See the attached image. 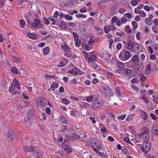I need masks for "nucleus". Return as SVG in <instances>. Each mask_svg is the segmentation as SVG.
Wrapping results in <instances>:
<instances>
[{
	"mask_svg": "<svg viewBox=\"0 0 158 158\" xmlns=\"http://www.w3.org/2000/svg\"><path fill=\"white\" fill-rule=\"evenodd\" d=\"M91 141L93 148L96 147L99 150L102 148V145L100 141L98 139H92Z\"/></svg>",
	"mask_w": 158,
	"mask_h": 158,
	"instance_id": "4",
	"label": "nucleus"
},
{
	"mask_svg": "<svg viewBox=\"0 0 158 158\" xmlns=\"http://www.w3.org/2000/svg\"><path fill=\"white\" fill-rule=\"evenodd\" d=\"M139 78L142 81H144L146 80V77L143 74H141L139 76Z\"/></svg>",
	"mask_w": 158,
	"mask_h": 158,
	"instance_id": "57",
	"label": "nucleus"
},
{
	"mask_svg": "<svg viewBox=\"0 0 158 158\" xmlns=\"http://www.w3.org/2000/svg\"><path fill=\"white\" fill-rule=\"evenodd\" d=\"M126 11L125 8H120L118 10V12L119 13L121 14H123Z\"/></svg>",
	"mask_w": 158,
	"mask_h": 158,
	"instance_id": "54",
	"label": "nucleus"
},
{
	"mask_svg": "<svg viewBox=\"0 0 158 158\" xmlns=\"http://www.w3.org/2000/svg\"><path fill=\"white\" fill-rule=\"evenodd\" d=\"M76 16L78 18H85L86 17V16L83 14H77L76 15Z\"/></svg>",
	"mask_w": 158,
	"mask_h": 158,
	"instance_id": "50",
	"label": "nucleus"
},
{
	"mask_svg": "<svg viewBox=\"0 0 158 158\" xmlns=\"http://www.w3.org/2000/svg\"><path fill=\"white\" fill-rule=\"evenodd\" d=\"M27 36L30 38L32 40L36 39V36L33 33H28L27 35Z\"/></svg>",
	"mask_w": 158,
	"mask_h": 158,
	"instance_id": "27",
	"label": "nucleus"
},
{
	"mask_svg": "<svg viewBox=\"0 0 158 158\" xmlns=\"http://www.w3.org/2000/svg\"><path fill=\"white\" fill-rule=\"evenodd\" d=\"M117 66L120 70H123L124 68L123 63L118 61L117 62Z\"/></svg>",
	"mask_w": 158,
	"mask_h": 158,
	"instance_id": "26",
	"label": "nucleus"
},
{
	"mask_svg": "<svg viewBox=\"0 0 158 158\" xmlns=\"http://www.w3.org/2000/svg\"><path fill=\"white\" fill-rule=\"evenodd\" d=\"M62 101L63 103L66 104H68L69 103V101L65 98L62 99Z\"/></svg>",
	"mask_w": 158,
	"mask_h": 158,
	"instance_id": "61",
	"label": "nucleus"
},
{
	"mask_svg": "<svg viewBox=\"0 0 158 158\" xmlns=\"http://www.w3.org/2000/svg\"><path fill=\"white\" fill-rule=\"evenodd\" d=\"M80 138V136L77 134H73L72 136L70 137V139L72 140H75Z\"/></svg>",
	"mask_w": 158,
	"mask_h": 158,
	"instance_id": "22",
	"label": "nucleus"
},
{
	"mask_svg": "<svg viewBox=\"0 0 158 158\" xmlns=\"http://www.w3.org/2000/svg\"><path fill=\"white\" fill-rule=\"evenodd\" d=\"M152 31L155 34L158 33V26H153L152 28Z\"/></svg>",
	"mask_w": 158,
	"mask_h": 158,
	"instance_id": "34",
	"label": "nucleus"
},
{
	"mask_svg": "<svg viewBox=\"0 0 158 158\" xmlns=\"http://www.w3.org/2000/svg\"><path fill=\"white\" fill-rule=\"evenodd\" d=\"M125 31L128 33H130L131 32V30L130 27L128 26H126L125 28Z\"/></svg>",
	"mask_w": 158,
	"mask_h": 158,
	"instance_id": "40",
	"label": "nucleus"
},
{
	"mask_svg": "<svg viewBox=\"0 0 158 158\" xmlns=\"http://www.w3.org/2000/svg\"><path fill=\"white\" fill-rule=\"evenodd\" d=\"M118 20L117 17L116 16L113 17L111 20V23L113 24L116 23Z\"/></svg>",
	"mask_w": 158,
	"mask_h": 158,
	"instance_id": "43",
	"label": "nucleus"
},
{
	"mask_svg": "<svg viewBox=\"0 0 158 158\" xmlns=\"http://www.w3.org/2000/svg\"><path fill=\"white\" fill-rule=\"evenodd\" d=\"M135 140L137 142H140L142 139V133L135 136Z\"/></svg>",
	"mask_w": 158,
	"mask_h": 158,
	"instance_id": "16",
	"label": "nucleus"
},
{
	"mask_svg": "<svg viewBox=\"0 0 158 158\" xmlns=\"http://www.w3.org/2000/svg\"><path fill=\"white\" fill-rule=\"evenodd\" d=\"M12 60L16 63H20L21 62V58L18 57L13 56L11 58Z\"/></svg>",
	"mask_w": 158,
	"mask_h": 158,
	"instance_id": "18",
	"label": "nucleus"
},
{
	"mask_svg": "<svg viewBox=\"0 0 158 158\" xmlns=\"http://www.w3.org/2000/svg\"><path fill=\"white\" fill-rule=\"evenodd\" d=\"M16 107L17 108V109H19L23 107V105L20 102H17L16 103Z\"/></svg>",
	"mask_w": 158,
	"mask_h": 158,
	"instance_id": "46",
	"label": "nucleus"
},
{
	"mask_svg": "<svg viewBox=\"0 0 158 158\" xmlns=\"http://www.w3.org/2000/svg\"><path fill=\"white\" fill-rule=\"evenodd\" d=\"M60 122L63 123H66L67 122L66 119L64 117H61L60 118Z\"/></svg>",
	"mask_w": 158,
	"mask_h": 158,
	"instance_id": "42",
	"label": "nucleus"
},
{
	"mask_svg": "<svg viewBox=\"0 0 158 158\" xmlns=\"http://www.w3.org/2000/svg\"><path fill=\"white\" fill-rule=\"evenodd\" d=\"M136 47L139 49V44L137 43H135L131 41H127L125 44V47L128 50L132 52L135 51V48Z\"/></svg>",
	"mask_w": 158,
	"mask_h": 158,
	"instance_id": "2",
	"label": "nucleus"
},
{
	"mask_svg": "<svg viewBox=\"0 0 158 158\" xmlns=\"http://www.w3.org/2000/svg\"><path fill=\"white\" fill-rule=\"evenodd\" d=\"M62 48L64 51L69 50H70V48L66 45H64V46H63Z\"/></svg>",
	"mask_w": 158,
	"mask_h": 158,
	"instance_id": "59",
	"label": "nucleus"
},
{
	"mask_svg": "<svg viewBox=\"0 0 158 158\" xmlns=\"http://www.w3.org/2000/svg\"><path fill=\"white\" fill-rule=\"evenodd\" d=\"M151 148V145L150 143L145 142L143 144L142 150L145 152H147L149 151Z\"/></svg>",
	"mask_w": 158,
	"mask_h": 158,
	"instance_id": "11",
	"label": "nucleus"
},
{
	"mask_svg": "<svg viewBox=\"0 0 158 158\" xmlns=\"http://www.w3.org/2000/svg\"><path fill=\"white\" fill-rule=\"evenodd\" d=\"M33 148L30 146H25L23 149L24 152H32L33 150Z\"/></svg>",
	"mask_w": 158,
	"mask_h": 158,
	"instance_id": "19",
	"label": "nucleus"
},
{
	"mask_svg": "<svg viewBox=\"0 0 158 158\" xmlns=\"http://www.w3.org/2000/svg\"><path fill=\"white\" fill-rule=\"evenodd\" d=\"M58 26L60 28L64 29H66L67 28V27L64 23L63 22H61Z\"/></svg>",
	"mask_w": 158,
	"mask_h": 158,
	"instance_id": "38",
	"label": "nucleus"
},
{
	"mask_svg": "<svg viewBox=\"0 0 158 158\" xmlns=\"http://www.w3.org/2000/svg\"><path fill=\"white\" fill-rule=\"evenodd\" d=\"M110 29V28L109 26L108 27L106 26L105 27L104 29L105 32L106 33H108L109 32Z\"/></svg>",
	"mask_w": 158,
	"mask_h": 158,
	"instance_id": "56",
	"label": "nucleus"
},
{
	"mask_svg": "<svg viewBox=\"0 0 158 158\" xmlns=\"http://www.w3.org/2000/svg\"><path fill=\"white\" fill-rule=\"evenodd\" d=\"M2 85L4 87H7V83L6 80H4L2 82Z\"/></svg>",
	"mask_w": 158,
	"mask_h": 158,
	"instance_id": "51",
	"label": "nucleus"
},
{
	"mask_svg": "<svg viewBox=\"0 0 158 158\" xmlns=\"http://www.w3.org/2000/svg\"><path fill=\"white\" fill-rule=\"evenodd\" d=\"M153 18V15L151 14L149 15L148 18H146L145 22L146 24L149 26H151L152 23V19Z\"/></svg>",
	"mask_w": 158,
	"mask_h": 158,
	"instance_id": "12",
	"label": "nucleus"
},
{
	"mask_svg": "<svg viewBox=\"0 0 158 158\" xmlns=\"http://www.w3.org/2000/svg\"><path fill=\"white\" fill-rule=\"evenodd\" d=\"M25 126L27 127H29L31 125V123L28 118L25 119Z\"/></svg>",
	"mask_w": 158,
	"mask_h": 158,
	"instance_id": "31",
	"label": "nucleus"
},
{
	"mask_svg": "<svg viewBox=\"0 0 158 158\" xmlns=\"http://www.w3.org/2000/svg\"><path fill=\"white\" fill-rule=\"evenodd\" d=\"M123 73L126 75H127L130 74L131 72V70L130 69H126L124 68L123 69Z\"/></svg>",
	"mask_w": 158,
	"mask_h": 158,
	"instance_id": "29",
	"label": "nucleus"
},
{
	"mask_svg": "<svg viewBox=\"0 0 158 158\" xmlns=\"http://www.w3.org/2000/svg\"><path fill=\"white\" fill-rule=\"evenodd\" d=\"M68 153L66 152L63 151V150L60 151L58 153V154L62 156H65Z\"/></svg>",
	"mask_w": 158,
	"mask_h": 158,
	"instance_id": "48",
	"label": "nucleus"
},
{
	"mask_svg": "<svg viewBox=\"0 0 158 158\" xmlns=\"http://www.w3.org/2000/svg\"><path fill=\"white\" fill-rule=\"evenodd\" d=\"M50 51V49L48 47H46L43 49V53L44 55H46L48 54Z\"/></svg>",
	"mask_w": 158,
	"mask_h": 158,
	"instance_id": "33",
	"label": "nucleus"
},
{
	"mask_svg": "<svg viewBox=\"0 0 158 158\" xmlns=\"http://www.w3.org/2000/svg\"><path fill=\"white\" fill-rule=\"evenodd\" d=\"M127 21V19L125 17H123L122 19V24L125 23Z\"/></svg>",
	"mask_w": 158,
	"mask_h": 158,
	"instance_id": "55",
	"label": "nucleus"
},
{
	"mask_svg": "<svg viewBox=\"0 0 158 158\" xmlns=\"http://www.w3.org/2000/svg\"><path fill=\"white\" fill-rule=\"evenodd\" d=\"M150 138V134L147 131H144L142 133V139L143 143L148 142Z\"/></svg>",
	"mask_w": 158,
	"mask_h": 158,
	"instance_id": "8",
	"label": "nucleus"
},
{
	"mask_svg": "<svg viewBox=\"0 0 158 158\" xmlns=\"http://www.w3.org/2000/svg\"><path fill=\"white\" fill-rule=\"evenodd\" d=\"M83 48L85 50L89 51L92 48L91 46H88L86 43H83L82 45Z\"/></svg>",
	"mask_w": 158,
	"mask_h": 158,
	"instance_id": "20",
	"label": "nucleus"
},
{
	"mask_svg": "<svg viewBox=\"0 0 158 158\" xmlns=\"http://www.w3.org/2000/svg\"><path fill=\"white\" fill-rule=\"evenodd\" d=\"M132 25L133 27V30H135L138 27V24L135 21H132Z\"/></svg>",
	"mask_w": 158,
	"mask_h": 158,
	"instance_id": "39",
	"label": "nucleus"
},
{
	"mask_svg": "<svg viewBox=\"0 0 158 158\" xmlns=\"http://www.w3.org/2000/svg\"><path fill=\"white\" fill-rule=\"evenodd\" d=\"M45 98L42 97H38L37 99L36 103L38 106L43 107L45 105Z\"/></svg>",
	"mask_w": 158,
	"mask_h": 158,
	"instance_id": "9",
	"label": "nucleus"
},
{
	"mask_svg": "<svg viewBox=\"0 0 158 158\" xmlns=\"http://www.w3.org/2000/svg\"><path fill=\"white\" fill-rule=\"evenodd\" d=\"M150 116H151L152 119L155 120H156L157 119V117L156 116L152 113H150Z\"/></svg>",
	"mask_w": 158,
	"mask_h": 158,
	"instance_id": "62",
	"label": "nucleus"
},
{
	"mask_svg": "<svg viewBox=\"0 0 158 158\" xmlns=\"http://www.w3.org/2000/svg\"><path fill=\"white\" fill-rule=\"evenodd\" d=\"M153 24L154 25V26H158V19H154L153 21Z\"/></svg>",
	"mask_w": 158,
	"mask_h": 158,
	"instance_id": "64",
	"label": "nucleus"
},
{
	"mask_svg": "<svg viewBox=\"0 0 158 158\" xmlns=\"http://www.w3.org/2000/svg\"><path fill=\"white\" fill-rule=\"evenodd\" d=\"M101 57L106 61L108 60L110 56L107 51L102 50L101 52Z\"/></svg>",
	"mask_w": 158,
	"mask_h": 158,
	"instance_id": "7",
	"label": "nucleus"
},
{
	"mask_svg": "<svg viewBox=\"0 0 158 158\" xmlns=\"http://www.w3.org/2000/svg\"><path fill=\"white\" fill-rule=\"evenodd\" d=\"M121 56L124 58V60L128 59L131 56L130 52L127 50H123L119 55V57Z\"/></svg>",
	"mask_w": 158,
	"mask_h": 158,
	"instance_id": "5",
	"label": "nucleus"
},
{
	"mask_svg": "<svg viewBox=\"0 0 158 158\" xmlns=\"http://www.w3.org/2000/svg\"><path fill=\"white\" fill-rule=\"evenodd\" d=\"M139 14L143 18L145 17L146 16L145 12L142 10L140 11V12L139 13Z\"/></svg>",
	"mask_w": 158,
	"mask_h": 158,
	"instance_id": "53",
	"label": "nucleus"
},
{
	"mask_svg": "<svg viewBox=\"0 0 158 158\" xmlns=\"http://www.w3.org/2000/svg\"><path fill=\"white\" fill-rule=\"evenodd\" d=\"M34 113V111L31 109L28 110L27 113V115L29 116H31L33 115Z\"/></svg>",
	"mask_w": 158,
	"mask_h": 158,
	"instance_id": "32",
	"label": "nucleus"
},
{
	"mask_svg": "<svg viewBox=\"0 0 158 158\" xmlns=\"http://www.w3.org/2000/svg\"><path fill=\"white\" fill-rule=\"evenodd\" d=\"M70 115L72 117H76V112H75L73 110H71L70 111Z\"/></svg>",
	"mask_w": 158,
	"mask_h": 158,
	"instance_id": "58",
	"label": "nucleus"
},
{
	"mask_svg": "<svg viewBox=\"0 0 158 158\" xmlns=\"http://www.w3.org/2000/svg\"><path fill=\"white\" fill-rule=\"evenodd\" d=\"M88 22L89 23H90V24L93 26L94 24V19L92 18H90L88 20Z\"/></svg>",
	"mask_w": 158,
	"mask_h": 158,
	"instance_id": "49",
	"label": "nucleus"
},
{
	"mask_svg": "<svg viewBox=\"0 0 158 158\" xmlns=\"http://www.w3.org/2000/svg\"><path fill=\"white\" fill-rule=\"evenodd\" d=\"M6 139L9 142H11L14 140V134L12 131H10L7 133L6 136Z\"/></svg>",
	"mask_w": 158,
	"mask_h": 158,
	"instance_id": "10",
	"label": "nucleus"
},
{
	"mask_svg": "<svg viewBox=\"0 0 158 158\" xmlns=\"http://www.w3.org/2000/svg\"><path fill=\"white\" fill-rule=\"evenodd\" d=\"M42 156V155L40 150H36L34 152L33 154V156L35 158H40Z\"/></svg>",
	"mask_w": 158,
	"mask_h": 158,
	"instance_id": "13",
	"label": "nucleus"
},
{
	"mask_svg": "<svg viewBox=\"0 0 158 158\" xmlns=\"http://www.w3.org/2000/svg\"><path fill=\"white\" fill-rule=\"evenodd\" d=\"M152 132L153 135L158 136V129H157V125L156 124H154L153 125Z\"/></svg>",
	"mask_w": 158,
	"mask_h": 158,
	"instance_id": "14",
	"label": "nucleus"
},
{
	"mask_svg": "<svg viewBox=\"0 0 158 158\" xmlns=\"http://www.w3.org/2000/svg\"><path fill=\"white\" fill-rule=\"evenodd\" d=\"M140 114L141 115V117L143 119L145 120L147 119L148 115L145 112L143 111H141L140 112Z\"/></svg>",
	"mask_w": 158,
	"mask_h": 158,
	"instance_id": "21",
	"label": "nucleus"
},
{
	"mask_svg": "<svg viewBox=\"0 0 158 158\" xmlns=\"http://www.w3.org/2000/svg\"><path fill=\"white\" fill-rule=\"evenodd\" d=\"M64 54L65 56L68 57H70L71 56V53L70 51V50L65 51Z\"/></svg>",
	"mask_w": 158,
	"mask_h": 158,
	"instance_id": "30",
	"label": "nucleus"
},
{
	"mask_svg": "<svg viewBox=\"0 0 158 158\" xmlns=\"http://www.w3.org/2000/svg\"><path fill=\"white\" fill-rule=\"evenodd\" d=\"M131 60L134 62H139V56L138 55H135L133 56Z\"/></svg>",
	"mask_w": 158,
	"mask_h": 158,
	"instance_id": "23",
	"label": "nucleus"
},
{
	"mask_svg": "<svg viewBox=\"0 0 158 158\" xmlns=\"http://www.w3.org/2000/svg\"><path fill=\"white\" fill-rule=\"evenodd\" d=\"M64 150H65L68 153L69 152L71 153L73 152L72 149H71L69 148V146L67 145H65L64 147Z\"/></svg>",
	"mask_w": 158,
	"mask_h": 158,
	"instance_id": "24",
	"label": "nucleus"
},
{
	"mask_svg": "<svg viewBox=\"0 0 158 158\" xmlns=\"http://www.w3.org/2000/svg\"><path fill=\"white\" fill-rule=\"evenodd\" d=\"M135 115L134 114H131L130 115H129L127 118V121H131L133 119V117L135 116Z\"/></svg>",
	"mask_w": 158,
	"mask_h": 158,
	"instance_id": "36",
	"label": "nucleus"
},
{
	"mask_svg": "<svg viewBox=\"0 0 158 158\" xmlns=\"http://www.w3.org/2000/svg\"><path fill=\"white\" fill-rule=\"evenodd\" d=\"M20 27H24L25 25V22L24 20L21 19L19 21Z\"/></svg>",
	"mask_w": 158,
	"mask_h": 158,
	"instance_id": "41",
	"label": "nucleus"
},
{
	"mask_svg": "<svg viewBox=\"0 0 158 158\" xmlns=\"http://www.w3.org/2000/svg\"><path fill=\"white\" fill-rule=\"evenodd\" d=\"M93 96H90L87 97L86 98V100L87 102H91V101L93 100Z\"/></svg>",
	"mask_w": 158,
	"mask_h": 158,
	"instance_id": "45",
	"label": "nucleus"
},
{
	"mask_svg": "<svg viewBox=\"0 0 158 158\" xmlns=\"http://www.w3.org/2000/svg\"><path fill=\"white\" fill-rule=\"evenodd\" d=\"M98 6L101 8H104L105 7V2L103 1L99 2L98 4Z\"/></svg>",
	"mask_w": 158,
	"mask_h": 158,
	"instance_id": "28",
	"label": "nucleus"
},
{
	"mask_svg": "<svg viewBox=\"0 0 158 158\" xmlns=\"http://www.w3.org/2000/svg\"><path fill=\"white\" fill-rule=\"evenodd\" d=\"M20 89V86L18 81L15 78L13 80L11 86L9 88V90L13 94H15L18 92Z\"/></svg>",
	"mask_w": 158,
	"mask_h": 158,
	"instance_id": "1",
	"label": "nucleus"
},
{
	"mask_svg": "<svg viewBox=\"0 0 158 158\" xmlns=\"http://www.w3.org/2000/svg\"><path fill=\"white\" fill-rule=\"evenodd\" d=\"M131 3L132 5L135 6L138 4V2L135 0H133L131 2Z\"/></svg>",
	"mask_w": 158,
	"mask_h": 158,
	"instance_id": "63",
	"label": "nucleus"
},
{
	"mask_svg": "<svg viewBox=\"0 0 158 158\" xmlns=\"http://www.w3.org/2000/svg\"><path fill=\"white\" fill-rule=\"evenodd\" d=\"M65 19L67 20H71L72 19V17L68 14H65Z\"/></svg>",
	"mask_w": 158,
	"mask_h": 158,
	"instance_id": "52",
	"label": "nucleus"
},
{
	"mask_svg": "<svg viewBox=\"0 0 158 158\" xmlns=\"http://www.w3.org/2000/svg\"><path fill=\"white\" fill-rule=\"evenodd\" d=\"M73 37H74V38L75 40L79 39H78V36L77 34V33H76L75 32H73Z\"/></svg>",
	"mask_w": 158,
	"mask_h": 158,
	"instance_id": "60",
	"label": "nucleus"
},
{
	"mask_svg": "<svg viewBox=\"0 0 158 158\" xmlns=\"http://www.w3.org/2000/svg\"><path fill=\"white\" fill-rule=\"evenodd\" d=\"M33 26L36 28H40L43 27V24L40 19L37 18L34 21L33 23Z\"/></svg>",
	"mask_w": 158,
	"mask_h": 158,
	"instance_id": "6",
	"label": "nucleus"
},
{
	"mask_svg": "<svg viewBox=\"0 0 158 158\" xmlns=\"http://www.w3.org/2000/svg\"><path fill=\"white\" fill-rule=\"evenodd\" d=\"M69 73H70L73 74L75 75H76L77 74V72L76 70L73 69L69 70Z\"/></svg>",
	"mask_w": 158,
	"mask_h": 158,
	"instance_id": "44",
	"label": "nucleus"
},
{
	"mask_svg": "<svg viewBox=\"0 0 158 158\" xmlns=\"http://www.w3.org/2000/svg\"><path fill=\"white\" fill-rule=\"evenodd\" d=\"M93 150L96 153H97L100 156L102 157H107L106 156V155H104L102 152H100L97 149L95 148H94L93 149Z\"/></svg>",
	"mask_w": 158,
	"mask_h": 158,
	"instance_id": "17",
	"label": "nucleus"
},
{
	"mask_svg": "<svg viewBox=\"0 0 158 158\" xmlns=\"http://www.w3.org/2000/svg\"><path fill=\"white\" fill-rule=\"evenodd\" d=\"M11 71L13 73L15 74L19 73L18 72V70L15 67H13L11 69Z\"/></svg>",
	"mask_w": 158,
	"mask_h": 158,
	"instance_id": "37",
	"label": "nucleus"
},
{
	"mask_svg": "<svg viewBox=\"0 0 158 158\" xmlns=\"http://www.w3.org/2000/svg\"><path fill=\"white\" fill-rule=\"evenodd\" d=\"M151 64H148L146 69V72L147 73L149 74L151 73Z\"/></svg>",
	"mask_w": 158,
	"mask_h": 158,
	"instance_id": "35",
	"label": "nucleus"
},
{
	"mask_svg": "<svg viewBox=\"0 0 158 158\" xmlns=\"http://www.w3.org/2000/svg\"><path fill=\"white\" fill-rule=\"evenodd\" d=\"M75 44L76 46L77 47H79L80 45L81 40H75Z\"/></svg>",
	"mask_w": 158,
	"mask_h": 158,
	"instance_id": "47",
	"label": "nucleus"
},
{
	"mask_svg": "<svg viewBox=\"0 0 158 158\" xmlns=\"http://www.w3.org/2000/svg\"><path fill=\"white\" fill-rule=\"evenodd\" d=\"M103 102L98 99H95L92 102L91 106L94 108H100L103 105Z\"/></svg>",
	"mask_w": 158,
	"mask_h": 158,
	"instance_id": "3",
	"label": "nucleus"
},
{
	"mask_svg": "<svg viewBox=\"0 0 158 158\" xmlns=\"http://www.w3.org/2000/svg\"><path fill=\"white\" fill-rule=\"evenodd\" d=\"M96 59L95 56L93 54H90L88 56L87 58H86V60L88 62H90L94 61Z\"/></svg>",
	"mask_w": 158,
	"mask_h": 158,
	"instance_id": "15",
	"label": "nucleus"
},
{
	"mask_svg": "<svg viewBox=\"0 0 158 158\" xmlns=\"http://www.w3.org/2000/svg\"><path fill=\"white\" fill-rule=\"evenodd\" d=\"M58 86L59 85L56 82H54L51 86L50 88L52 90L54 91L55 90V88H57Z\"/></svg>",
	"mask_w": 158,
	"mask_h": 158,
	"instance_id": "25",
	"label": "nucleus"
}]
</instances>
